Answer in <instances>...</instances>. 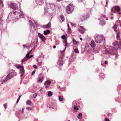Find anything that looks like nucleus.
<instances>
[{
	"instance_id": "nucleus-1",
	"label": "nucleus",
	"mask_w": 121,
	"mask_h": 121,
	"mask_svg": "<svg viewBox=\"0 0 121 121\" xmlns=\"http://www.w3.org/2000/svg\"><path fill=\"white\" fill-rule=\"evenodd\" d=\"M119 47V43L117 42H114L113 44V48L111 46L108 47L106 48L105 51L104 52L105 53L104 56L105 55L109 56L110 55L114 56V59H116L118 57L117 49Z\"/></svg>"
},
{
	"instance_id": "nucleus-2",
	"label": "nucleus",
	"mask_w": 121,
	"mask_h": 121,
	"mask_svg": "<svg viewBox=\"0 0 121 121\" xmlns=\"http://www.w3.org/2000/svg\"><path fill=\"white\" fill-rule=\"evenodd\" d=\"M17 75V73L15 72H13L9 73L6 76V77L2 81L1 84H3L6 82L8 80L10 79L14 76H16Z\"/></svg>"
},
{
	"instance_id": "nucleus-3",
	"label": "nucleus",
	"mask_w": 121,
	"mask_h": 121,
	"mask_svg": "<svg viewBox=\"0 0 121 121\" xmlns=\"http://www.w3.org/2000/svg\"><path fill=\"white\" fill-rule=\"evenodd\" d=\"M95 41L97 43H101L104 42L103 44L105 43V39L102 35H97L95 37Z\"/></svg>"
},
{
	"instance_id": "nucleus-4",
	"label": "nucleus",
	"mask_w": 121,
	"mask_h": 121,
	"mask_svg": "<svg viewBox=\"0 0 121 121\" xmlns=\"http://www.w3.org/2000/svg\"><path fill=\"white\" fill-rule=\"evenodd\" d=\"M21 10H22L21 9H20L19 10V11L21 13H20L19 11H18L17 10H16L15 11H13L12 12V13H13V14L16 15V16H15V17L16 19H18L20 17H23V15L22 14V12Z\"/></svg>"
},
{
	"instance_id": "nucleus-5",
	"label": "nucleus",
	"mask_w": 121,
	"mask_h": 121,
	"mask_svg": "<svg viewBox=\"0 0 121 121\" xmlns=\"http://www.w3.org/2000/svg\"><path fill=\"white\" fill-rule=\"evenodd\" d=\"M74 7L72 4H69L66 7V12L68 13H71L73 11Z\"/></svg>"
},
{
	"instance_id": "nucleus-6",
	"label": "nucleus",
	"mask_w": 121,
	"mask_h": 121,
	"mask_svg": "<svg viewBox=\"0 0 121 121\" xmlns=\"http://www.w3.org/2000/svg\"><path fill=\"white\" fill-rule=\"evenodd\" d=\"M121 10V9L120 7L117 6L115 7L114 6L111 9V12L113 13H115L116 12H118L119 13H118L119 14H121V13L119 12Z\"/></svg>"
},
{
	"instance_id": "nucleus-7",
	"label": "nucleus",
	"mask_w": 121,
	"mask_h": 121,
	"mask_svg": "<svg viewBox=\"0 0 121 121\" xmlns=\"http://www.w3.org/2000/svg\"><path fill=\"white\" fill-rule=\"evenodd\" d=\"M47 9H49L50 8V9L52 10H54L55 9L56 5L54 4L51 3H47L46 4Z\"/></svg>"
},
{
	"instance_id": "nucleus-8",
	"label": "nucleus",
	"mask_w": 121,
	"mask_h": 121,
	"mask_svg": "<svg viewBox=\"0 0 121 121\" xmlns=\"http://www.w3.org/2000/svg\"><path fill=\"white\" fill-rule=\"evenodd\" d=\"M39 76L37 78V82L38 83H42L44 79V77L41 73L39 74Z\"/></svg>"
},
{
	"instance_id": "nucleus-9",
	"label": "nucleus",
	"mask_w": 121,
	"mask_h": 121,
	"mask_svg": "<svg viewBox=\"0 0 121 121\" xmlns=\"http://www.w3.org/2000/svg\"><path fill=\"white\" fill-rule=\"evenodd\" d=\"M10 7L14 10H18V8L17 4L14 3H11L10 4Z\"/></svg>"
},
{
	"instance_id": "nucleus-10",
	"label": "nucleus",
	"mask_w": 121,
	"mask_h": 121,
	"mask_svg": "<svg viewBox=\"0 0 121 121\" xmlns=\"http://www.w3.org/2000/svg\"><path fill=\"white\" fill-rule=\"evenodd\" d=\"M17 69L20 68L21 69L20 70V72L21 73L20 76L21 77H22L24 75L25 73V71L23 67L22 66L19 65L17 67Z\"/></svg>"
},
{
	"instance_id": "nucleus-11",
	"label": "nucleus",
	"mask_w": 121,
	"mask_h": 121,
	"mask_svg": "<svg viewBox=\"0 0 121 121\" xmlns=\"http://www.w3.org/2000/svg\"><path fill=\"white\" fill-rule=\"evenodd\" d=\"M63 63L62 57H59V59L58 60L57 63V64L59 66H61L63 65Z\"/></svg>"
},
{
	"instance_id": "nucleus-12",
	"label": "nucleus",
	"mask_w": 121,
	"mask_h": 121,
	"mask_svg": "<svg viewBox=\"0 0 121 121\" xmlns=\"http://www.w3.org/2000/svg\"><path fill=\"white\" fill-rule=\"evenodd\" d=\"M52 105H49V108H52L53 109H55L56 108V104L55 102H53V103H51Z\"/></svg>"
},
{
	"instance_id": "nucleus-13",
	"label": "nucleus",
	"mask_w": 121,
	"mask_h": 121,
	"mask_svg": "<svg viewBox=\"0 0 121 121\" xmlns=\"http://www.w3.org/2000/svg\"><path fill=\"white\" fill-rule=\"evenodd\" d=\"M37 4L39 5H42L44 4L43 0H36Z\"/></svg>"
},
{
	"instance_id": "nucleus-14",
	"label": "nucleus",
	"mask_w": 121,
	"mask_h": 121,
	"mask_svg": "<svg viewBox=\"0 0 121 121\" xmlns=\"http://www.w3.org/2000/svg\"><path fill=\"white\" fill-rule=\"evenodd\" d=\"M74 52H73L72 54L71 55V56L72 57H74V55L75 54V53H78L79 52L78 49L77 48L75 49L74 50Z\"/></svg>"
},
{
	"instance_id": "nucleus-15",
	"label": "nucleus",
	"mask_w": 121,
	"mask_h": 121,
	"mask_svg": "<svg viewBox=\"0 0 121 121\" xmlns=\"http://www.w3.org/2000/svg\"><path fill=\"white\" fill-rule=\"evenodd\" d=\"M59 20L60 22L61 23L62 22L64 21L65 20V18L63 15H60Z\"/></svg>"
},
{
	"instance_id": "nucleus-16",
	"label": "nucleus",
	"mask_w": 121,
	"mask_h": 121,
	"mask_svg": "<svg viewBox=\"0 0 121 121\" xmlns=\"http://www.w3.org/2000/svg\"><path fill=\"white\" fill-rule=\"evenodd\" d=\"M89 44L92 48L95 46L96 45L94 40H92Z\"/></svg>"
},
{
	"instance_id": "nucleus-17",
	"label": "nucleus",
	"mask_w": 121,
	"mask_h": 121,
	"mask_svg": "<svg viewBox=\"0 0 121 121\" xmlns=\"http://www.w3.org/2000/svg\"><path fill=\"white\" fill-rule=\"evenodd\" d=\"M83 19V20H85L88 18L89 17V15L88 14H86V15H84L82 16Z\"/></svg>"
},
{
	"instance_id": "nucleus-18",
	"label": "nucleus",
	"mask_w": 121,
	"mask_h": 121,
	"mask_svg": "<svg viewBox=\"0 0 121 121\" xmlns=\"http://www.w3.org/2000/svg\"><path fill=\"white\" fill-rule=\"evenodd\" d=\"M43 26L44 27H45V28H50L51 26V24L50 22H49L47 24L44 25Z\"/></svg>"
},
{
	"instance_id": "nucleus-19",
	"label": "nucleus",
	"mask_w": 121,
	"mask_h": 121,
	"mask_svg": "<svg viewBox=\"0 0 121 121\" xmlns=\"http://www.w3.org/2000/svg\"><path fill=\"white\" fill-rule=\"evenodd\" d=\"M93 48L94 50L95 51V52H96L97 53H98L99 52V48L98 47L95 46Z\"/></svg>"
},
{
	"instance_id": "nucleus-20",
	"label": "nucleus",
	"mask_w": 121,
	"mask_h": 121,
	"mask_svg": "<svg viewBox=\"0 0 121 121\" xmlns=\"http://www.w3.org/2000/svg\"><path fill=\"white\" fill-rule=\"evenodd\" d=\"M112 28L116 32H117L118 31L117 28V25L115 24L112 27Z\"/></svg>"
},
{
	"instance_id": "nucleus-21",
	"label": "nucleus",
	"mask_w": 121,
	"mask_h": 121,
	"mask_svg": "<svg viewBox=\"0 0 121 121\" xmlns=\"http://www.w3.org/2000/svg\"><path fill=\"white\" fill-rule=\"evenodd\" d=\"M68 27L67 32L68 34H70L71 33V31L69 25V24H67Z\"/></svg>"
},
{
	"instance_id": "nucleus-22",
	"label": "nucleus",
	"mask_w": 121,
	"mask_h": 121,
	"mask_svg": "<svg viewBox=\"0 0 121 121\" xmlns=\"http://www.w3.org/2000/svg\"><path fill=\"white\" fill-rule=\"evenodd\" d=\"M50 31L48 30H45L43 32V34L45 35H47L50 33Z\"/></svg>"
},
{
	"instance_id": "nucleus-23",
	"label": "nucleus",
	"mask_w": 121,
	"mask_h": 121,
	"mask_svg": "<svg viewBox=\"0 0 121 121\" xmlns=\"http://www.w3.org/2000/svg\"><path fill=\"white\" fill-rule=\"evenodd\" d=\"M28 57H26V56L24 57V58L22 59V63L23 62H24L25 61H27L29 59L28 58Z\"/></svg>"
},
{
	"instance_id": "nucleus-24",
	"label": "nucleus",
	"mask_w": 121,
	"mask_h": 121,
	"mask_svg": "<svg viewBox=\"0 0 121 121\" xmlns=\"http://www.w3.org/2000/svg\"><path fill=\"white\" fill-rule=\"evenodd\" d=\"M64 43L65 44V49H64V50H65V49L66 48L67 45L68 44H70H70H68V43H67V39H64Z\"/></svg>"
},
{
	"instance_id": "nucleus-25",
	"label": "nucleus",
	"mask_w": 121,
	"mask_h": 121,
	"mask_svg": "<svg viewBox=\"0 0 121 121\" xmlns=\"http://www.w3.org/2000/svg\"><path fill=\"white\" fill-rule=\"evenodd\" d=\"M51 82L50 81L47 80L44 83V85H45L47 84L49 86Z\"/></svg>"
},
{
	"instance_id": "nucleus-26",
	"label": "nucleus",
	"mask_w": 121,
	"mask_h": 121,
	"mask_svg": "<svg viewBox=\"0 0 121 121\" xmlns=\"http://www.w3.org/2000/svg\"><path fill=\"white\" fill-rule=\"evenodd\" d=\"M99 77L101 78H103L104 77V75L102 73H101L99 74Z\"/></svg>"
},
{
	"instance_id": "nucleus-27",
	"label": "nucleus",
	"mask_w": 121,
	"mask_h": 121,
	"mask_svg": "<svg viewBox=\"0 0 121 121\" xmlns=\"http://www.w3.org/2000/svg\"><path fill=\"white\" fill-rule=\"evenodd\" d=\"M3 7V1L2 0H0V9L2 8Z\"/></svg>"
},
{
	"instance_id": "nucleus-28",
	"label": "nucleus",
	"mask_w": 121,
	"mask_h": 121,
	"mask_svg": "<svg viewBox=\"0 0 121 121\" xmlns=\"http://www.w3.org/2000/svg\"><path fill=\"white\" fill-rule=\"evenodd\" d=\"M63 97L62 96H60L59 97V99L60 101H63Z\"/></svg>"
},
{
	"instance_id": "nucleus-29",
	"label": "nucleus",
	"mask_w": 121,
	"mask_h": 121,
	"mask_svg": "<svg viewBox=\"0 0 121 121\" xmlns=\"http://www.w3.org/2000/svg\"><path fill=\"white\" fill-rule=\"evenodd\" d=\"M38 35H39V37L41 39H42L43 37H44V36L43 35L40 33H38Z\"/></svg>"
},
{
	"instance_id": "nucleus-30",
	"label": "nucleus",
	"mask_w": 121,
	"mask_h": 121,
	"mask_svg": "<svg viewBox=\"0 0 121 121\" xmlns=\"http://www.w3.org/2000/svg\"><path fill=\"white\" fill-rule=\"evenodd\" d=\"M82 117V114L81 113H80L78 114V118L79 119H81Z\"/></svg>"
},
{
	"instance_id": "nucleus-31",
	"label": "nucleus",
	"mask_w": 121,
	"mask_h": 121,
	"mask_svg": "<svg viewBox=\"0 0 121 121\" xmlns=\"http://www.w3.org/2000/svg\"><path fill=\"white\" fill-rule=\"evenodd\" d=\"M73 45H76L78 43V42H77L76 41L74 38L73 39Z\"/></svg>"
},
{
	"instance_id": "nucleus-32",
	"label": "nucleus",
	"mask_w": 121,
	"mask_h": 121,
	"mask_svg": "<svg viewBox=\"0 0 121 121\" xmlns=\"http://www.w3.org/2000/svg\"><path fill=\"white\" fill-rule=\"evenodd\" d=\"M30 26L31 28H33L34 30L35 29L34 24L33 23H32L30 24Z\"/></svg>"
},
{
	"instance_id": "nucleus-33",
	"label": "nucleus",
	"mask_w": 121,
	"mask_h": 121,
	"mask_svg": "<svg viewBox=\"0 0 121 121\" xmlns=\"http://www.w3.org/2000/svg\"><path fill=\"white\" fill-rule=\"evenodd\" d=\"M99 24L101 25H104L105 24V23L104 21H101L100 22Z\"/></svg>"
},
{
	"instance_id": "nucleus-34",
	"label": "nucleus",
	"mask_w": 121,
	"mask_h": 121,
	"mask_svg": "<svg viewBox=\"0 0 121 121\" xmlns=\"http://www.w3.org/2000/svg\"><path fill=\"white\" fill-rule=\"evenodd\" d=\"M65 50L64 49L63 51L62 52H61V54L60 56L59 57H62V59L63 58V57L64 55V51Z\"/></svg>"
},
{
	"instance_id": "nucleus-35",
	"label": "nucleus",
	"mask_w": 121,
	"mask_h": 121,
	"mask_svg": "<svg viewBox=\"0 0 121 121\" xmlns=\"http://www.w3.org/2000/svg\"><path fill=\"white\" fill-rule=\"evenodd\" d=\"M94 58L93 57V55H91L89 57V59L90 60H92Z\"/></svg>"
},
{
	"instance_id": "nucleus-36",
	"label": "nucleus",
	"mask_w": 121,
	"mask_h": 121,
	"mask_svg": "<svg viewBox=\"0 0 121 121\" xmlns=\"http://www.w3.org/2000/svg\"><path fill=\"white\" fill-rule=\"evenodd\" d=\"M52 94V92L50 91H49L48 92V96H51Z\"/></svg>"
},
{
	"instance_id": "nucleus-37",
	"label": "nucleus",
	"mask_w": 121,
	"mask_h": 121,
	"mask_svg": "<svg viewBox=\"0 0 121 121\" xmlns=\"http://www.w3.org/2000/svg\"><path fill=\"white\" fill-rule=\"evenodd\" d=\"M47 38L44 36V37H43V38L41 39L42 41L44 42L46 40Z\"/></svg>"
},
{
	"instance_id": "nucleus-38",
	"label": "nucleus",
	"mask_w": 121,
	"mask_h": 121,
	"mask_svg": "<svg viewBox=\"0 0 121 121\" xmlns=\"http://www.w3.org/2000/svg\"><path fill=\"white\" fill-rule=\"evenodd\" d=\"M31 101L30 100H28L26 102L27 104L28 105H30L31 103Z\"/></svg>"
},
{
	"instance_id": "nucleus-39",
	"label": "nucleus",
	"mask_w": 121,
	"mask_h": 121,
	"mask_svg": "<svg viewBox=\"0 0 121 121\" xmlns=\"http://www.w3.org/2000/svg\"><path fill=\"white\" fill-rule=\"evenodd\" d=\"M55 43L56 45H58L60 43V41L59 40H56L55 41Z\"/></svg>"
},
{
	"instance_id": "nucleus-40",
	"label": "nucleus",
	"mask_w": 121,
	"mask_h": 121,
	"mask_svg": "<svg viewBox=\"0 0 121 121\" xmlns=\"http://www.w3.org/2000/svg\"><path fill=\"white\" fill-rule=\"evenodd\" d=\"M78 30L80 31L82 33H83L85 32V31L84 30H82L80 29H78Z\"/></svg>"
},
{
	"instance_id": "nucleus-41",
	"label": "nucleus",
	"mask_w": 121,
	"mask_h": 121,
	"mask_svg": "<svg viewBox=\"0 0 121 121\" xmlns=\"http://www.w3.org/2000/svg\"><path fill=\"white\" fill-rule=\"evenodd\" d=\"M74 110H78L79 109V108L77 106H75V105L74 106Z\"/></svg>"
},
{
	"instance_id": "nucleus-42",
	"label": "nucleus",
	"mask_w": 121,
	"mask_h": 121,
	"mask_svg": "<svg viewBox=\"0 0 121 121\" xmlns=\"http://www.w3.org/2000/svg\"><path fill=\"white\" fill-rule=\"evenodd\" d=\"M42 61H41L40 62H38V65L39 66H40L42 64Z\"/></svg>"
},
{
	"instance_id": "nucleus-43",
	"label": "nucleus",
	"mask_w": 121,
	"mask_h": 121,
	"mask_svg": "<svg viewBox=\"0 0 121 121\" xmlns=\"http://www.w3.org/2000/svg\"><path fill=\"white\" fill-rule=\"evenodd\" d=\"M33 67L35 69H37V66L35 65H33Z\"/></svg>"
},
{
	"instance_id": "nucleus-44",
	"label": "nucleus",
	"mask_w": 121,
	"mask_h": 121,
	"mask_svg": "<svg viewBox=\"0 0 121 121\" xmlns=\"http://www.w3.org/2000/svg\"><path fill=\"white\" fill-rule=\"evenodd\" d=\"M65 89L64 87H62V88H61L60 89V91H64Z\"/></svg>"
},
{
	"instance_id": "nucleus-45",
	"label": "nucleus",
	"mask_w": 121,
	"mask_h": 121,
	"mask_svg": "<svg viewBox=\"0 0 121 121\" xmlns=\"http://www.w3.org/2000/svg\"><path fill=\"white\" fill-rule=\"evenodd\" d=\"M30 53H29V52H27V54H26V57H28V56H29V55H30Z\"/></svg>"
},
{
	"instance_id": "nucleus-46",
	"label": "nucleus",
	"mask_w": 121,
	"mask_h": 121,
	"mask_svg": "<svg viewBox=\"0 0 121 121\" xmlns=\"http://www.w3.org/2000/svg\"><path fill=\"white\" fill-rule=\"evenodd\" d=\"M83 17L82 16V17L80 18V20L81 21V22H83L85 20H83Z\"/></svg>"
},
{
	"instance_id": "nucleus-47",
	"label": "nucleus",
	"mask_w": 121,
	"mask_h": 121,
	"mask_svg": "<svg viewBox=\"0 0 121 121\" xmlns=\"http://www.w3.org/2000/svg\"><path fill=\"white\" fill-rule=\"evenodd\" d=\"M117 39L119 40L120 39V35H117Z\"/></svg>"
},
{
	"instance_id": "nucleus-48",
	"label": "nucleus",
	"mask_w": 121,
	"mask_h": 121,
	"mask_svg": "<svg viewBox=\"0 0 121 121\" xmlns=\"http://www.w3.org/2000/svg\"><path fill=\"white\" fill-rule=\"evenodd\" d=\"M35 70L33 71L31 74V75H33V74H34V73H35Z\"/></svg>"
},
{
	"instance_id": "nucleus-49",
	"label": "nucleus",
	"mask_w": 121,
	"mask_h": 121,
	"mask_svg": "<svg viewBox=\"0 0 121 121\" xmlns=\"http://www.w3.org/2000/svg\"><path fill=\"white\" fill-rule=\"evenodd\" d=\"M3 106L4 107L5 109H6V108L7 105L6 104H3Z\"/></svg>"
},
{
	"instance_id": "nucleus-50",
	"label": "nucleus",
	"mask_w": 121,
	"mask_h": 121,
	"mask_svg": "<svg viewBox=\"0 0 121 121\" xmlns=\"http://www.w3.org/2000/svg\"><path fill=\"white\" fill-rule=\"evenodd\" d=\"M26 109H28V110H31V109L29 107H28L26 108Z\"/></svg>"
},
{
	"instance_id": "nucleus-51",
	"label": "nucleus",
	"mask_w": 121,
	"mask_h": 121,
	"mask_svg": "<svg viewBox=\"0 0 121 121\" xmlns=\"http://www.w3.org/2000/svg\"><path fill=\"white\" fill-rule=\"evenodd\" d=\"M65 36L64 35H63L61 36V38L62 39H65Z\"/></svg>"
},
{
	"instance_id": "nucleus-52",
	"label": "nucleus",
	"mask_w": 121,
	"mask_h": 121,
	"mask_svg": "<svg viewBox=\"0 0 121 121\" xmlns=\"http://www.w3.org/2000/svg\"><path fill=\"white\" fill-rule=\"evenodd\" d=\"M33 55H30V56H28V58L29 59H30L31 57H33Z\"/></svg>"
},
{
	"instance_id": "nucleus-53",
	"label": "nucleus",
	"mask_w": 121,
	"mask_h": 121,
	"mask_svg": "<svg viewBox=\"0 0 121 121\" xmlns=\"http://www.w3.org/2000/svg\"><path fill=\"white\" fill-rule=\"evenodd\" d=\"M37 95L36 94H34L33 95V97L34 98H35L36 97Z\"/></svg>"
},
{
	"instance_id": "nucleus-54",
	"label": "nucleus",
	"mask_w": 121,
	"mask_h": 121,
	"mask_svg": "<svg viewBox=\"0 0 121 121\" xmlns=\"http://www.w3.org/2000/svg\"><path fill=\"white\" fill-rule=\"evenodd\" d=\"M35 24V26H38L39 25H38V23L36 22H34Z\"/></svg>"
},
{
	"instance_id": "nucleus-55",
	"label": "nucleus",
	"mask_w": 121,
	"mask_h": 121,
	"mask_svg": "<svg viewBox=\"0 0 121 121\" xmlns=\"http://www.w3.org/2000/svg\"><path fill=\"white\" fill-rule=\"evenodd\" d=\"M96 72H99L100 71V69L98 68H97L96 69Z\"/></svg>"
},
{
	"instance_id": "nucleus-56",
	"label": "nucleus",
	"mask_w": 121,
	"mask_h": 121,
	"mask_svg": "<svg viewBox=\"0 0 121 121\" xmlns=\"http://www.w3.org/2000/svg\"><path fill=\"white\" fill-rule=\"evenodd\" d=\"M108 0H106V5H105V6L107 7V4H108Z\"/></svg>"
},
{
	"instance_id": "nucleus-57",
	"label": "nucleus",
	"mask_w": 121,
	"mask_h": 121,
	"mask_svg": "<svg viewBox=\"0 0 121 121\" xmlns=\"http://www.w3.org/2000/svg\"><path fill=\"white\" fill-rule=\"evenodd\" d=\"M105 121H109L108 119L107 118H105Z\"/></svg>"
},
{
	"instance_id": "nucleus-58",
	"label": "nucleus",
	"mask_w": 121,
	"mask_h": 121,
	"mask_svg": "<svg viewBox=\"0 0 121 121\" xmlns=\"http://www.w3.org/2000/svg\"><path fill=\"white\" fill-rule=\"evenodd\" d=\"M24 108H22V113H23L24 111Z\"/></svg>"
},
{
	"instance_id": "nucleus-59",
	"label": "nucleus",
	"mask_w": 121,
	"mask_h": 121,
	"mask_svg": "<svg viewBox=\"0 0 121 121\" xmlns=\"http://www.w3.org/2000/svg\"><path fill=\"white\" fill-rule=\"evenodd\" d=\"M57 88H58V89H60L61 88V87H60V86H59V85H57Z\"/></svg>"
},
{
	"instance_id": "nucleus-60",
	"label": "nucleus",
	"mask_w": 121,
	"mask_h": 121,
	"mask_svg": "<svg viewBox=\"0 0 121 121\" xmlns=\"http://www.w3.org/2000/svg\"><path fill=\"white\" fill-rule=\"evenodd\" d=\"M20 99L18 98L17 99L16 101V103H17L18 102Z\"/></svg>"
},
{
	"instance_id": "nucleus-61",
	"label": "nucleus",
	"mask_w": 121,
	"mask_h": 121,
	"mask_svg": "<svg viewBox=\"0 0 121 121\" xmlns=\"http://www.w3.org/2000/svg\"><path fill=\"white\" fill-rule=\"evenodd\" d=\"M119 47L120 48H121V42L119 43Z\"/></svg>"
},
{
	"instance_id": "nucleus-62",
	"label": "nucleus",
	"mask_w": 121,
	"mask_h": 121,
	"mask_svg": "<svg viewBox=\"0 0 121 121\" xmlns=\"http://www.w3.org/2000/svg\"><path fill=\"white\" fill-rule=\"evenodd\" d=\"M120 35V32H118L117 34V35Z\"/></svg>"
},
{
	"instance_id": "nucleus-63",
	"label": "nucleus",
	"mask_w": 121,
	"mask_h": 121,
	"mask_svg": "<svg viewBox=\"0 0 121 121\" xmlns=\"http://www.w3.org/2000/svg\"><path fill=\"white\" fill-rule=\"evenodd\" d=\"M101 65L103 66H105L104 65V63H102V62H101Z\"/></svg>"
},
{
	"instance_id": "nucleus-64",
	"label": "nucleus",
	"mask_w": 121,
	"mask_h": 121,
	"mask_svg": "<svg viewBox=\"0 0 121 121\" xmlns=\"http://www.w3.org/2000/svg\"><path fill=\"white\" fill-rule=\"evenodd\" d=\"M108 61H104V63L105 64H107V63H108Z\"/></svg>"
}]
</instances>
